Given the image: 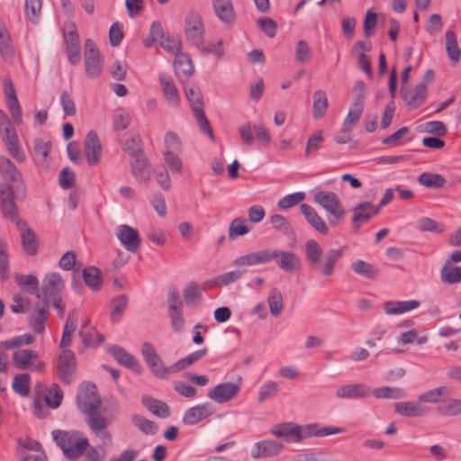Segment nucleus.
Listing matches in <instances>:
<instances>
[{
    "mask_svg": "<svg viewBox=\"0 0 461 461\" xmlns=\"http://www.w3.org/2000/svg\"><path fill=\"white\" fill-rule=\"evenodd\" d=\"M52 435L64 456L69 460H77L82 456L89 445L88 439L77 431L55 430Z\"/></svg>",
    "mask_w": 461,
    "mask_h": 461,
    "instance_id": "obj_1",
    "label": "nucleus"
},
{
    "mask_svg": "<svg viewBox=\"0 0 461 461\" xmlns=\"http://www.w3.org/2000/svg\"><path fill=\"white\" fill-rule=\"evenodd\" d=\"M313 201L328 213L329 223L332 227H336L346 213L338 194L333 192L319 191L315 193Z\"/></svg>",
    "mask_w": 461,
    "mask_h": 461,
    "instance_id": "obj_2",
    "label": "nucleus"
},
{
    "mask_svg": "<svg viewBox=\"0 0 461 461\" xmlns=\"http://www.w3.org/2000/svg\"><path fill=\"white\" fill-rule=\"evenodd\" d=\"M185 94L197 120L201 131L211 140H213L214 136L212 131L203 112L204 104L202 92L198 87H185Z\"/></svg>",
    "mask_w": 461,
    "mask_h": 461,
    "instance_id": "obj_3",
    "label": "nucleus"
},
{
    "mask_svg": "<svg viewBox=\"0 0 461 461\" xmlns=\"http://www.w3.org/2000/svg\"><path fill=\"white\" fill-rule=\"evenodd\" d=\"M141 355L150 372L158 378L165 379L172 373H177L173 369V365L166 366L155 347L150 342H144L140 348Z\"/></svg>",
    "mask_w": 461,
    "mask_h": 461,
    "instance_id": "obj_4",
    "label": "nucleus"
},
{
    "mask_svg": "<svg viewBox=\"0 0 461 461\" xmlns=\"http://www.w3.org/2000/svg\"><path fill=\"white\" fill-rule=\"evenodd\" d=\"M84 64L87 77L95 78L101 75L104 60L96 44L90 39L86 40L84 43Z\"/></svg>",
    "mask_w": 461,
    "mask_h": 461,
    "instance_id": "obj_5",
    "label": "nucleus"
},
{
    "mask_svg": "<svg viewBox=\"0 0 461 461\" xmlns=\"http://www.w3.org/2000/svg\"><path fill=\"white\" fill-rule=\"evenodd\" d=\"M185 35L190 44L195 47L203 45L204 25L198 13L191 11L186 14L185 18Z\"/></svg>",
    "mask_w": 461,
    "mask_h": 461,
    "instance_id": "obj_6",
    "label": "nucleus"
},
{
    "mask_svg": "<svg viewBox=\"0 0 461 461\" xmlns=\"http://www.w3.org/2000/svg\"><path fill=\"white\" fill-rule=\"evenodd\" d=\"M77 404L81 412L87 414L97 411L101 401L96 394V387L94 384H82L77 390Z\"/></svg>",
    "mask_w": 461,
    "mask_h": 461,
    "instance_id": "obj_7",
    "label": "nucleus"
},
{
    "mask_svg": "<svg viewBox=\"0 0 461 461\" xmlns=\"http://www.w3.org/2000/svg\"><path fill=\"white\" fill-rule=\"evenodd\" d=\"M276 260L279 269L286 273H296L302 268L300 258L293 251L268 249V263Z\"/></svg>",
    "mask_w": 461,
    "mask_h": 461,
    "instance_id": "obj_8",
    "label": "nucleus"
},
{
    "mask_svg": "<svg viewBox=\"0 0 461 461\" xmlns=\"http://www.w3.org/2000/svg\"><path fill=\"white\" fill-rule=\"evenodd\" d=\"M64 281L57 272H50L45 275L41 282V298L45 305L50 303V300L61 297L64 289Z\"/></svg>",
    "mask_w": 461,
    "mask_h": 461,
    "instance_id": "obj_9",
    "label": "nucleus"
},
{
    "mask_svg": "<svg viewBox=\"0 0 461 461\" xmlns=\"http://www.w3.org/2000/svg\"><path fill=\"white\" fill-rule=\"evenodd\" d=\"M15 194L14 185L0 184V205L4 216L17 226L18 221H25L19 218L18 208L14 202Z\"/></svg>",
    "mask_w": 461,
    "mask_h": 461,
    "instance_id": "obj_10",
    "label": "nucleus"
},
{
    "mask_svg": "<svg viewBox=\"0 0 461 461\" xmlns=\"http://www.w3.org/2000/svg\"><path fill=\"white\" fill-rule=\"evenodd\" d=\"M86 424L95 436L104 445H109L113 441L112 434L108 430L111 420L98 413L96 411L86 414Z\"/></svg>",
    "mask_w": 461,
    "mask_h": 461,
    "instance_id": "obj_11",
    "label": "nucleus"
},
{
    "mask_svg": "<svg viewBox=\"0 0 461 461\" xmlns=\"http://www.w3.org/2000/svg\"><path fill=\"white\" fill-rule=\"evenodd\" d=\"M242 378L238 377L235 383H221L207 392V397L217 403H225L235 398L240 391Z\"/></svg>",
    "mask_w": 461,
    "mask_h": 461,
    "instance_id": "obj_12",
    "label": "nucleus"
},
{
    "mask_svg": "<svg viewBox=\"0 0 461 461\" xmlns=\"http://www.w3.org/2000/svg\"><path fill=\"white\" fill-rule=\"evenodd\" d=\"M57 375L59 379L69 384L77 373V359L73 351L60 352L57 360Z\"/></svg>",
    "mask_w": 461,
    "mask_h": 461,
    "instance_id": "obj_13",
    "label": "nucleus"
},
{
    "mask_svg": "<svg viewBox=\"0 0 461 461\" xmlns=\"http://www.w3.org/2000/svg\"><path fill=\"white\" fill-rule=\"evenodd\" d=\"M0 134L12 157L19 162H23L26 157L19 146L16 131L11 121L0 124Z\"/></svg>",
    "mask_w": 461,
    "mask_h": 461,
    "instance_id": "obj_14",
    "label": "nucleus"
},
{
    "mask_svg": "<svg viewBox=\"0 0 461 461\" xmlns=\"http://www.w3.org/2000/svg\"><path fill=\"white\" fill-rule=\"evenodd\" d=\"M285 449L282 442L274 439H265L256 442L250 451L253 459L269 458L278 456Z\"/></svg>",
    "mask_w": 461,
    "mask_h": 461,
    "instance_id": "obj_15",
    "label": "nucleus"
},
{
    "mask_svg": "<svg viewBox=\"0 0 461 461\" xmlns=\"http://www.w3.org/2000/svg\"><path fill=\"white\" fill-rule=\"evenodd\" d=\"M115 233L122 246L126 250L132 253L139 250L141 240L135 229L127 224H122L117 227Z\"/></svg>",
    "mask_w": 461,
    "mask_h": 461,
    "instance_id": "obj_16",
    "label": "nucleus"
},
{
    "mask_svg": "<svg viewBox=\"0 0 461 461\" xmlns=\"http://www.w3.org/2000/svg\"><path fill=\"white\" fill-rule=\"evenodd\" d=\"M215 412V408L211 402H203L189 408L184 414L182 421L185 425H194Z\"/></svg>",
    "mask_w": 461,
    "mask_h": 461,
    "instance_id": "obj_17",
    "label": "nucleus"
},
{
    "mask_svg": "<svg viewBox=\"0 0 461 461\" xmlns=\"http://www.w3.org/2000/svg\"><path fill=\"white\" fill-rule=\"evenodd\" d=\"M335 395L339 399H364L371 395V387L362 383L344 384L336 389Z\"/></svg>",
    "mask_w": 461,
    "mask_h": 461,
    "instance_id": "obj_18",
    "label": "nucleus"
},
{
    "mask_svg": "<svg viewBox=\"0 0 461 461\" xmlns=\"http://www.w3.org/2000/svg\"><path fill=\"white\" fill-rule=\"evenodd\" d=\"M270 434L277 438L290 443H300L301 436L299 433V425L294 422H283L274 425L270 428Z\"/></svg>",
    "mask_w": 461,
    "mask_h": 461,
    "instance_id": "obj_19",
    "label": "nucleus"
},
{
    "mask_svg": "<svg viewBox=\"0 0 461 461\" xmlns=\"http://www.w3.org/2000/svg\"><path fill=\"white\" fill-rule=\"evenodd\" d=\"M84 147L88 165H97L102 157V145L95 131H88L85 140Z\"/></svg>",
    "mask_w": 461,
    "mask_h": 461,
    "instance_id": "obj_20",
    "label": "nucleus"
},
{
    "mask_svg": "<svg viewBox=\"0 0 461 461\" xmlns=\"http://www.w3.org/2000/svg\"><path fill=\"white\" fill-rule=\"evenodd\" d=\"M379 212V207L374 206L369 202H363L352 209V227L357 230L362 224L367 222L373 216Z\"/></svg>",
    "mask_w": 461,
    "mask_h": 461,
    "instance_id": "obj_21",
    "label": "nucleus"
},
{
    "mask_svg": "<svg viewBox=\"0 0 461 461\" xmlns=\"http://www.w3.org/2000/svg\"><path fill=\"white\" fill-rule=\"evenodd\" d=\"M108 352L116 359V361L128 369L134 371L137 374H140L142 367L137 358L127 352L124 348L120 346L113 345L108 348Z\"/></svg>",
    "mask_w": 461,
    "mask_h": 461,
    "instance_id": "obj_22",
    "label": "nucleus"
},
{
    "mask_svg": "<svg viewBox=\"0 0 461 461\" xmlns=\"http://www.w3.org/2000/svg\"><path fill=\"white\" fill-rule=\"evenodd\" d=\"M402 97L407 106L414 110L420 107L427 98L426 83H420L412 90H402Z\"/></svg>",
    "mask_w": 461,
    "mask_h": 461,
    "instance_id": "obj_23",
    "label": "nucleus"
},
{
    "mask_svg": "<svg viewBox=\"0 0 461 461\" xmlns=\"http://www.w3.org/2000/svg\"><path fill=\"white\" fill-rule=\"evenodd\" d=\"M0 175L4 180L2 184L18 183L23 185V177L13 162L5 156L0 155Z\"/></svg>",
    "mask_w": 461,
    "mask_h": 461,
    "instance_id": "obj_24",
    "label": "nucleus"
},
{
    "mask_svg": "<svg viewBox=\"0 0 461 461\" xmlns=\"http://www.w3.org/2000/svg\"><path fill=\"white\" fill-rule=\"evenodd\" d=\"M49 316L48 305H34L33 311L28 315V325L35 333L41 334L45 330L46 321Z\"/></svg>",
    "mask_w": 461,
    "mask_h": 461,
    "instance_id": "obj_25",
    "label": "nucleus"
},
{
    "mask_svg": "<svg viewBox=\"0 0 461 461\" xmlns=\"http://www.w3.org/2000/svg\"><path fill=\"white\" fill-rule=\"evenodd\" d=\"M301 212L306 221V222L316 231L322 235H327L329 232V228L322 218L318 214L316 210L307 204L302 203L300 205Z\"/></svg>",
    "mask_w": 461,
    "mask_h": 461,
    "instance_id": "obj_26",
    "label": "nucleus"
},
{
    "mask_svg": "<svg viewBox=\"0 0 461 461\" xmlns=\"http://www.w3.org/2000/svg\"><path fill=\"white\" fill-rule=\"evenodd\" d=\"M16 227L25 252L31 256L35 255L38 250V240L33 230L28 228L26 221H18Z\"/></svg>",
    "mask_w": 461,
    "mask_h": 461,
    "instance_id": "obj_27",
    "label": "nucleus"
},
{
    "mask_svg": "<svg viewBox=\"0 0 461 461\" xmlns=\"http://www.w3.org/2000/svg\"><path fill=\"white\" fill-rule=\"evenodd\" d=\"M268 263V249L257 250L243 256H240L234 259L231 263L232 266L242 267H253L258 265H263Z\"/></svg>",
    "mask_w": 461,
    "mask_h": 461,
    "instance_id": "obj_28",
    "label": "nucleus"
},
{
    "mask_svg": "<svg viewBox=\"0 0 461 461\" xmlns=\"http://www.w3.org/2000/svg\"><path fill=\"white\" fill-rule=\"evenodd\" d=\"M159 84L167 104L177 107L180 104V96L172 77L166 73H161L159 74Z\"/></svg>",
    "mask_w": 461,
    "mask_h": 461,
    "instance_id": "obj_29",
    "label": "nucleus"
},
{
    "mask_svg": "<svg viewBox=\"0 0 461 461\" xmlns=\"http://www.w3.org/2000/svg\"><path fill=\"white\" fill-rule=\"evenodd\" d=\"M420 302L409 301H386L383 303V310L387 315H400L419 308Z\"/></svg>",
    "mask_w": 461,
    "mask_h": 461,
    "instance_id": "obj_30",
    "label": "nucleus"
},
{
    "mask_svg": "<svg viewBox=\"0 0 461 461\" xmlns=\"http://www.w3.org/2000/svg\"><path fill=\"white\" fill-rule=\"evenodd\" d=\"M131 169L139 183L147 182L151 177L150 165L145 154L131 159Z\"/></svg>",
    "mask_w": 461,
    "mask_h": 461,
    "instance_id": "obj_31",
    "label": "nucleus"
},
{
    "mask_svg": "<svg viewBox=\"0 0 461 461\" xmlns=\"http://www.w3.org/2000/svg\"><path fill=\"white\" fill-rule=\"evenodd\" d=\"M394 411L402 416L420 417L427 413L428 410L420 402H399L393 405Z\"/></svg>",
    "mask_w": 461,
    "mask_h": 461,
    "instance_id": "obj_32",
    "label": "nucleus"
},
{
    "mask_svg": "<svg viewBox=\"0 0 461 461\" xmlns=\"http://www.w3.org/2000/svg\"><path fill=\"white\" fill-rule=\"evenodd\" d=\"M212 6L221 22L230 23L234 21L235 14L230 0H212Z\"/></svg>",
    "mask_w": 461,
    "mask_h": 461,
    "instance_id": "obj_33",
    "label": "nucleus"
},
{
    "mask_svg": "<svg viewBox=\"0 0 461 461\" xmlns=\"http://www.w3.org/2000/svg\"><path fill=\"white\" fill-rule=\"evenodd\" d=\"M37 357V352L30 349H21L13 353V363L17 369L25 370Z\"/></svg>",
    "mask_w": 461,
    "mask_h": 461,
    "instance_id": "obj_34",
    "label": "nucleus"
},
{
    "mask_svg": "<svg viewBox=\"0 0 461 461\" xmlns=\"http://www.w3.org/2000/svg\"><path fill=\"white\" fill-rule=\"evenodd\" d=\"M343 251V249H330L326 252L321 264V273L324 276H330L333 274L334 267L342 257Z\"/></svg>",
    "mask_w": 461,
    "mask_h": 461,
    "instance_id": "obj_35",
    "label": "nucleus"
},
{
    "mask_svg": "<svg viewBox=\"0 0 461 461\" xmlns=\"http://www.w3.org/2000/svg\"><path fill=\"white\" fill-rule=\"evenodd\" d=\"M245 273V270L239 269L223 273L210 280L207 283V286L210 288L213 286H226L239 280Z\"/></svg>",
    "mask_w": 461,
    "mask_h": 461,
    "instance_id": "obj_36",
    "label": "nucleus"
},
{
    "mask_svg": "<svg viewBox=\"0 0 461 461\" xmlns=\"http://www.w3.org/2000/svg\"><path fill=\"white\" fill-rule=\"evenodd\" d=\"M16 284L30 294H36L38 298H41L39 292V280L34 275H15L14 276Z\"/></svg>",
    "mask_w": 461,
    "mask_h": 461,
    "instance_id": "obj_37",
    "label": "nucleus"
},
{
    "mask_svg": "<svg viewBox=\"0 0 461 461\" xmlns=\"http://www.w3.org/2000/svg\"><path fill=\"white\" fill-rule=\"evenodd\" d=\"M0 55L6 60H12L14 57V49L9 32L5 25L0 23Z\"/></svg>",
    "mask_w": 461,
    "mask_h": 461,
    "instance_id": "obj_38",
    "label": "nucleus"
},
{
    "mask_svg": "<svg viewBox=\"0 0 461 461\" xmlns=\"http://www.w3.org/2000/svg\"><path fill=\"white\" fill-rule=\"evenodd\" d=\"M371 395L377 399H401L407 395V393L399 387L383 386L375 389L371 388Z\"/></svg>",
    "mask_w": 461,
    "mask_h": 461,
    "instance_id": "obj_39",
    "label": "nucleus"
},
{
    "mask_svg": "<svg viewBox=\"0 0 461 461\" xmlns=\"http://www.w3.org/2000/svg\"><path fill=\"white\" fill-rule=\"evenodd\" d=\"M249 232V228L243 217H236L229 224L228 238L230 240H235L238 237L244 236Z\"/></svg>",
    "mask_w": 461,
    "mask_h": 461,
    "instance_id": "obj_40",
    "label": "nucleus"
},
{
    "mask_svg": "<svg viewBox=\"0 0 461 461\" xmlns=\"http://www.w3.org/2000/svg\"><path fill=\"white\" fill-rule=\"evenodd\" d=\"M446 37V50L447 57L453 63H457L461 58V49L457 44L455 33L452 31H447Z\"/></svg>",
    "mask_w": 461,
    "mask_h": 461,
    "instance_id": "obj_41",
    "label": "nucleus"
},
{
    "mask_svg": "<svg viewBox=\"0 0 461 461\" xmlns=\"http://www.w3.org/2000/svg\"><path fill=\"white\" fill-rule=\"evenodd\" d=\"M175 71L178 77H189L194 74L192 60L185 55L178 54L176 56Z\"/></svg>",
    "mask_w": 461,
    "mask_h": 461,
    "instance_id": "obj_42",
    "label": "nucleus"
},
{
    "mask_svg": "<svg viewBox=\"0 0 461 461\" xmlns=\"http://www.w3.org/2000/svg\"><path fill=\"white\" fill-rule=\"evenodd\" d=\"M129 299L125 294H119L113 297L111 301V321L117 322L123 314L124 309L127 307Z\"/></svg>",
    "mask_w": 461,
    "mask_h": 461,
    "instance_id": "obj_43",
    "label": "nucleus"
},
{
    "mask_svg": "<svg viewBox=\"0 0 461 461\" xmlns=\"http://www.w3.org/2000/svg\"><path fill=\"white\" fill-rule=\"evenodd\" d=\"M329 103L324 91L318 90L313 94L312 115L315 119L324 117Z\"/></svg>",
    "mask_w": 461,
    "mask_h": 461,
    "instance_id": "obj_44",
    "label": "nucleus"
},
{
    "mask_svg": "<svg viewBox=\"0 0 461 461\" xmlns=\"http://www.w3.org/2000/svg\"><path fill=\"white\" fill-rule=\"evenodd\" d=\"M168 315L171 320L172 329L175 332H181L185 325V320L182 315V303H169Z\"/></svg>",
    "mask_w": 461,
    "mask_h": 461,
    "instance_id": "obj_45",
    "label": "nucleus"
},
{
    "mask_svg": "<svg viewBox=\"0 0 461 461\" xmlns=\"http://www.w3.org/2000/svg\"><path fill=\"white\" fill-rule=\"evenodd\" d=\"M440 279L447 285L461 282V267H451L450 262H447L440 270Z\"/></svg>",
    "mask_w": 461,
    "mask_h": 461,
    "instance_id": "obj_46",
    "label": "nucleus"
},
{
    "mask_svg": "<svg viewBox=\"0 0 461 461\" xmlns=\"http://www.w3.org/2000/svg\"><path fill=\"white\" fill-rule=\"evenodd\" d=\"M78 335L86 347L94 346V336L97 339V345H100L104 341V336L97 332L93 328H87V322L81 326Z\"/></svg>",
    "mask_w": 461,
    "mask_h": 461,
    "instance_id": "obj_47",
    "label": "nucleus"
},
{
    "mask_svg": "<svg viewBox=\"0 0 461 461\" xmlns=\"http://www.w3.org/2000/svg\"><path fill=\"white\" fill-rule=\"evenodd\" d=\"M146 408L154 415L159 418H167L169 416V408L164 402L153 398L143 399Z\"/></svg>",
    "mask_w": 461,
    "mask_h": 461,
    "instance_id": "obj_48",
    "label": "nucleus"
},
{
    "mask_svg": "<svg viewBox=\"0 0 461 461\" xmlns=\"http://www.w3.org/2000/svg\"><path fill=\"white\" fill-rule=\"evenodd\" d=\"M305 255L308 262L312 266H318L321 263V258L322 256V249L320 244L310 240L305 243Z\"/></svg>",
    "mask_w": 461,
    "mask_h": 461,
    "instance_id": "obj_49",
    "label": "nucleus"
},
{
    "mask_svg": "<svg viewBox=\"0 0 461 461\" xmlns=\"http://www.w3.org/2000/svg\"><path fill=\"white\" fill-rule=\"evenodd\" d=\"M351 269L357 275L366 278H375L378 275V270L370 263L364 260H356L351 264Z\"/></svg>",
    "mask_w": 461,
    "mask_h": 461,
    "instance_id": "obj_50",
    "label": "nucleus"
},
{
    "mask_svg": "<svg viewBox=\"0 0 461 461\" xmlns=\"http://www.w3.org/2000/svg\"><path fill=\"white\" fill-rule=\"evenodd\" d=\"M208 349L203 348L202 349L196 350L194 352L190 353L185 357L176 361L173 364V369L177 370V372L188 367L194 363L199 361L202 357H203L207 354Z\"/></svg>",
    "mask_w": 461,
    "mask_h": 461,
    "instance_id": "obj_51",
    "label": "nucleus"
},
{
    "mask_svg": "<svg viewBox=\"0 0 461 461\" xmlns=\"http://www.w3.org/2000/svg\"><path fill=\"white\" fill-rule=\"evenodd\" d=\"M83 279L85 284L93 290H98L102 285L101 272L95 267L83 270Z\"/></svg>",
    "mask_w": 461,
    "mask_h": 461,
    "instance_id": "obj_52",
    "label": "nucleus"
},
{
    "mask_svg": "<svg viewBox=\"0 0 461 461\" xmlns=\"http://www.w3.org/2000/svg\"><path fill=\"white\" fill-rule=\"evenodd\" d=\"M439 415L445 417L457 416L461 414V399H450L437 408Z\"/></svg>",
    "mask_w": 461,
    "mask_h": 461,
    "instance_id": "obj_53",
    "label": "nucleus"
},
{
    "mask_svg": "<svg viewBox=\"0 0 461 461\" xmlns=\"http://www.w3.org/2000/svg\"><path fill=\"white\" fill-rule=\"evenodd\" d=\"M63 392L57 384H52L47 391L44 401L48 407L57 409L62 402Z\"/></svg>",
    "mask_w": 461,
    "mask_h": 461,
    "instance_id": "obj_54",
    "label": "nucleus"
},
{
    "mask_svg": "<svg viewBox=\"0 0 461 461\" xmlns=\"http://www.w3.org/2000/svg\"><path fill=\"white\" fill-rule=\"evenodd\" d=\"M267 303L269 305L270 313L274 317L279 316L283 310V296L277 288L271 289L267 298Z\"/></svg>",
    "mask_w": 461,
    "mask_h": 461,
    "instance_id": "obj_55",
    "label": "nucleus"
},
{
    "mask_svg": "<svg viewBox=\"0 0 461 461\" xmlns=\"http://www.w3.org/2000/svg\"><path fill=\"white\" fill-rule=\"evenodd\" d=\"M30 380L28 374H21L14 376L13 381V390L20 396L26 397L30 393Z\"/></svg>",
    "mask_w": 461,
    "mask_h": 461,
    "instance_id": "obj_56",
    "label": "nucleus"
},
{
    "mask_svg": "<svg viewBox=\"0 0 461 461\" xmlns=\"http://www.w3.org/2000/svg\"><path fill=\"white\" fill-rule=\"evenodd\" d=\"M418 181L429 188H440L446 183V179L441 175L426 172L419 176Z\"/></svg>",
    "mask_w": 461,
    "mask_h": 461,
    "instance_id": "obj_57",
    "label": "nucleus"
},
{
    "mask_svg": "<svg viewBox=\"0 0 461 461\" xmlns=\"http://www.w3.org/2000/svg\"><path fill=\"white\" fill-rule=\"evenodd\" d=\"M131 423L146 435H154L157 432L156 424L141 415L134 414L131 419Z\"/></svg>",
    "mask_w": 461,
    "mask_h": 461,
    "instance_id": "obj_58",
    "label": "nucleus"
},
{
    "mask_svg": "<svg viewBox=\"0 0 461 461\" xmlns=\"http://www.w3.org/2000/svg\"><path fill=\"white\" fill-rule=\"evenodd\" d=\"M448 393H451V390L447 386H440L420 393L418 400L420 404L421 402L438 403L439 402L440 395Z\"/></svg>",
    "mask_w": 461,
    "mask_h": 461,
    "instance_id": "obj_59",
    "label": "nucleus"
},
{
    "mask_svg": "<svg viewBox=\"0 0 461 461\" xmlns=\"http://www.w3.org/2000/svg\"><path fill=\"white\" fill-rule=\"evenodd\" d=\"M163 158L168 168L173 174L181 175L183 172V162L177 153L163 151Z\"/></svg>",
    "mask_w": 461,
    "mask_h": 461,
    "instance_id": "obj_60",
    "label": "nucleus"
},
{
    "mask_svg": "<svg viewBox=\"0 0 461 461\" xmlns=\"http://www.w3.org/2000/svg\"><path fill=\"white\" fill-rule=\"evenodd\" d=\"M165 149L164 151H169L170 153L180 154L183 150L182 141L174 131H168L164 137Z\"/></svg>",
    "mask_w": 461,
    "mask_h": 461,
    "instance_id": "obj_61",
    "label": "nucleus"
},
{
    "mask_svg": "<svg viewBox=\"0 0 461 461\" xmlns=\"http://www.w3.org/2000/svg\"><path fill=\"white\" fill-rule=\"evenodd\" d=\"M122 149L129 154L131 159L144 154L141 140L138 136L127 140L123 144Z\"/></svg>",
    "mask_w": 461,
    "mask_h": 461,
    "instance_id": "obj_62",
    "label": "nucleus"
},
{
    "mask_svg": "<svg viewBox=\"0 0 461 461\" xmlns=\"http://www.w3.org/2000/svg\"><path fill=\"white\" fill-rule=\"evenodd\" d=\"M131 122L130 113L124 109H118L113 117V126L116 131L125 130Z\"/></svg>",
    "mask_w": 461,
    "mask_h": 461,
    "instance_id": "obj_63",
    "label": "nucleus"
},
{
    "mask_svg": "<svg viewBox=\"0 0 461 461\" xmlns=\"http://www.w3.org/2000/svg\"><path fill=\"white\" fill-rule=\"evenodd\" d=\"M304 199H305L304 192H296V193L289 194L278 201L277 206L283 210H287V209L298 204Z\"/></svg>",
    "mask_w": 461,
    "mask_h": 461,
    "instance_id": "obj_64",
    "label": "nucleus"
}]
</instances>
